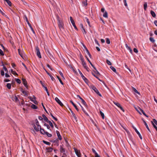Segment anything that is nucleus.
<instances>
[{
	"mask_svg": "<svg viewBox=\"0 0 157 157\" xmlns=\"http://www.w3.org/2000/svg\"><path fill=\"white\" fill-rule=\"evenodd\" d=\"M80 26L81 28V29L83 33V34H86V32L84 28L83 24H80Z\"/></svg>",
	"mask_w": 157,
	"mask_h": 157,
	"instance_id": "nucleus-9",
	"label": "nucleus"
},
{
	"mask_svg": "<svg viewBox=\"0 0 157 157\" xmlns=\"http://www.w3.org/2000/svg\"><path fill=\"white\" fill-rule=\"evenodd\" d=\"M84 68L85 69L86 71H88V72H89V68L86 65V66H83Z\"/></svg>",
	"mask_w": 157,
	"mask_h": 157,
	"instance_id": "nucleus-51",
	"label": "nucleus"
},
{
	"mask_svg": "<svg viewBox=\"0 0 157 157\" xmlns=\"http://www.w3.org/2000/svg\"><path fill=\"white\" fill-rule=\"evenodd\" d=\"M47 122L48 123H49L50 125L52 128H53V127H54L51 121H48Z\"/></svg>",
	"mask_w": 157,
	"mask_h": 157,
	"instance_id": "nucleus-31",
	"label": "nucleus"
},
{
	"mask_svg": "<svg viewBox=\"0 0 157 157\" xmlns=\"http://www.w3.org/2000/svg\"><path fill=\"white\" fill-rule=\"evenodd\" d=\"M132 89L136 93L139 94H140V93L138 92V91L135 88H134V87H132Z\"/></svg>",
	"mask_w": 157,
	"mask_h": 157,
	"instance_id": "nucleus-35",
	"label": "nucleus"
},
{
	"mask_svg": "<svg viewBox=\"0 0 157 157\" xmlns=\"http://www.w3.org/2000/svg\"><path fill=\"white\" fill-rule=\"evenodd\" d=\"M1 75H2V76H3L4 75L5 73H4V72L3 70H2L1 71Z\"/></svg>",
	"mask_w": 157,
	"mask_h": 157,
	"instance_id": "nucleus-59",
	"label": "nucleus"
},
{
	"mask_svg": "<svg viewBox=\"0 0 157 157\" xmlns=\"http://www.w3.org/2000/svg\"><path fill=\"white\" fill-rule=\"evenodd\" d=\"M153 122H154V124L155 123L157 125V121L155 119H153Z\"/></svg>",
	"mask_w": 157,
	"mask_h": 157,
	"instance_id": "nucleus-60",
	"label": "nucleus"
},
{
	"mask_svg": "<svg viewBox=\"0 0 157 157\" xmlns=\"http://www.w3.org/2000/svg\"><path fill=\"white\" fill-rule=\"evenodd\" d=\"M70 102L73 105V106L74 107L75 109L78 112L79 111V109L78 108H77V106H76V105L73 102V101L72 100L70 101Z\"/></svg>",
	"mask_w": 157,
	"mask_h": 157,
	"instance_id": "nucleus-13",
	"label": "nucleus"
},
{
	"mask_svg": "<svg viewBox=\"0 0 157 157\" xmlns=\"http://www.w3.org/2000/svg\"><path fill=\"white\" fill-rule=\"evenodd\" d=\"M13 100L15 102H17L19 101V100L16 96H15V97L13 98Z\"/></svg>",
	"mask_w": 157,
	"mask_h": 157,
	"instance_id": "nucleus-27",
	"label": "nucleus"
},
{
	"mask_svg": "<svg viewBox=\"0 0 157 157\" xmlns=\"http://www.w3.org/2000/svg\"><path fill=\"white\" fill-rule=\"evenodd\" d=\"M151 123L153 125L154 127V128H155V129L157 131V126L155 125V124H154V122L152 121H151Z\"/></svg>",
	"mask_w": 157,
	"mask_h": 157,
	"instance_id": "nucleus-42",
	"label": "nucleus"
},
{
	"mask_svg": "<svg viewBox=\"0 0 157 157\" xmlns=\"http://www.w3.org/2000/svg\"><path fill=\"white\" fill-rule=\"evenodd\" d=\"M0 55L2 56H3L4 55V53L2 51L1 49H0Z\"/></svg>",
	"mask_w": 157,
	"mask_h": 157,
	"instance_id": "nucleus-57",
	"label": "nucleus"
},
{
	"mask_svg": "<svg viewBox=\"0 0 157 157\" xmlns=\"http://www.w3.org/2000/svg\"><path fill=\"white\" fill-rule=\"evenodd\" d=\"M138 107H138L137 108H135V109H136V110H137V111L140 114H141V113H140V111H140V110L138 109Z\"/></svg>",
	"mask_w": 157,
	"mask_h": 157,
	"instance_id": "nucleus-58",
	"label": "nucleus"
},
{
	"mask_svg": "<svg viewBox=\"0 0 157 157\" xmlns=\"http://www.w3.org/2000/svg\"><path fill=\"white\" fill-rule=\"evenodd\" d=\"M85 19H86V22H87L88 25L90 26V22L89 21V19L87 17H85Z\"/></svg>",
	"mask_w": 157,
	"mask_h": 157,
	"instance_id": "nucleus-53",
	"label": "nucleus"
},
{
	"mask_svg": "<svg viewBox=\"0 0 157 157\" xmlns=\"http://www.w3.org/2000/svg\"><path fill=\"white\" fill-rule=\"evenodd\" d=\"M134 129L136 131V133H137V134L138 135V136H139L140 138V139L142 140V137L140 134V133L135 128H134Z\"/></svg>",
	"mask_w": 157,
	"mask_h": 157,
	"instance_id": "nucleus-15",
	"label": "nucleus"
},
{
	"mask_svg": "<svg viewBox=\"0 0 157 157\" xmlns=\"http://www.w3.org/2000/svg\"><path fill=\"white\" fill-rule=\"evenodd\" d=\"M25 19H26V21L28 25L29 26V27H30V26H31V24L29 22L28 19V18L26 17H25Z\"/></svg>",
	"mask_w": 157,
	"mask_h": 157,
	"instance_id": "nucleus-40",
	"label": "nucleus"
},
{
	"mask_svg": "<svg viewBox=\"0 0 157 157\" xmlns=\"http://www.w3.org/2000/svg\"><path fill=\"white\" fill-rule=\"evenodd\" d=\"M18 52L19 55L21 56L24 59L23 56V54L22 52L21 51L20 49H18Z\"/></svg>",
	"mask_w": 157,
	"mask_h": 157,
	"instance_id": "nucleus-22",
	"label": "nucleus"
},
{
	"mask_svg": "<svg viewBox=\"0 0 157 157\" xmlns=\"http://www.w3.org/2000/svg\"><path fill=\"white\" fill-rule=\"evenodd\" d=\"M57 77L58 78L59 80V81L60 83H61V84L62 85H63V82L61 80V79L59 77V76H57Z\"/></svg>",
	"mask_w": 157,
	"mask_h": 157,
	"instance_id": "nucleus-41",
	"label": "nucleus"
},
{
	"mask_svg": "<svg viewBox=\"0 0 157 157\" xmlns=\"http://www.w3.org/2000/svg\"><path fill=\"white\" fill-rule=\"evenodd\" d=\"M106 62H107V63L109 65H112L111 63L110 62V61H109L108 60H107Z\"/></svg>",
	"mask_w": 157,
	"mask_h": 157,
	"instance_id": "nucleus-56",
	"label": "nucleus"
},
{
	"mask_svg": "<svg viewBox=\"0 0 157 157\" xmlns=\"http://www.w3.org/2000/svg\"><path fill=\"white\" fill-rule=\"evenodd\" d=\"M100 113L101 116L102 117V118L104 119V118L105 116L103 113H102L101 111H100Z\"/></svg>",
	"mask_w": 157,
	"mask_h": 157,
	"instance_id": "nucleus-46",
	"label": "nucleus"
},
{
	"mask_svg": "<svg viewBox=\"0 0 157 157\" xmlns=\"http://www.w3.org/2000/svg\"><path fill=\"white\" fill-rule=\"evenodd\" d=\"M59 74H60V75L61 76L64 78V77L63 75V74L61 72V71H59Z\"/></svg>",
	"mask_w": 157,
	"mask_h": 157,
	"instance_id": "nucleus-64",
	"label": "nucleus"
},
{
	"mask_svg": "<svg viewBox=\"0 0 157 157\" xmlns=\"http://www.w3.org/2000/svg\"><path fill=\"white\" fill-rule=\"evenodd\" d=\"M45 70L46 72L47 73V74L48 75L51 77L52 80L53 81L55 80V78L53 77L49 73H48L45 69Z\"/></svg>",
	"mask_w": 157,
	"mask_h": 157,
	"instance_id": "nucleus-21",
	"label": "nucleus"
},
{
	"mask_svg": "<svg viewBox=\"0 0 157 157\" xmlns=\"http://www.w3.org/2000/svg\"><path fill=\"white\" fill-rule=\"evenodd\" d=\"M43 142L44 143L48 145H50L51 144V143L50 142H47L44 140H43Z\"/></svg>",
	"mask_w": 157,
	"mask_h": 157,
	"instance_id": "nucleus-37",
	"label": "nucleus"
},
{
	"mask_svg": "<svg viewBox=\"0 0 157 157\" xmlns=\"http://www.w3.org/2000/svg\"><path fill=\"white\" fill-rule=\"evenodd\" d=\"M138 109L140 110V111L142 112V113L144 115L145 117H148V116L146 115V114L144 112V111L142 110V109H141L140 107H138Z\"/></svg>",
	"mask_w": 157,
	"mask_h": 157,
	"instance_id": "nucleus-20",
	"label": "nucleus"
},
{
	"mask_svg": "<svg viewBox=\"0 0 157 157\" xmlns=\"http://www.w3.org/2000/svg\"><path fill=\"white\" fill-rule=\"evenodd\" d=\"M36 55L39 58H41V56L38 47L37 46L36 47Z\"/></svg>",
	"mask_w": 157,
	"mask_h": 157,
	"instance_id": "nucleus-7",
	"label": "nucleus"
},
{
	"mask_svg": "<svg viewBox=\"0 0 157 157\" xmlns=\"http://www.w3.org/2000/svg\"><path fill=\"white\" fill-rule=\"evenodd\" d=\"M147 6V2H145L144 5V8L145 10H146Z\"/></svg>",
	"mask_w": 157,
	"mask_h": 157,
	"instance_id": "nucleus-39",
	"label": "nucleus"
},
{
	"mask_svg": "<svg viewBox=\"0 0 157 157\" xmlns=\"http://www.w3.org/2000/svg\"><path fill=\"white\" fill-rule=\"evenodd\" d=\"M48 56L51 58H53L52 55L51 53L50 50L48 49L45 50Z\"/></svg>",
	"mask_w": 157,
	"mask_h": 157,
	"instance_id": "nucleus-5",
	"label": "nucleus"
},
{
	"mask_svg": "<svg viewBox=\"0 0 157 157\" xmlns=\"http://www.w3.org/2000/svg\"><path fill=\"white\" fill-rule=\"evenodd\" d=\"M31 107L33 109H37V107L34 104H32L31 106Z\"/></svg>",
	"mask_w": 157,
	"mask_h": 157,
	"instance_id": "nucleus-38",
	"label": "nucleus"
},
{
	"mask_svg": "<svg viewBox=\"0 0 157 157\" xmlns=\"http://www.w3.org/2000/svg\"><path fill=\"white\" fill-rule=\"evenodd\" d=\"M6 2L7 3L9 6H11L12 5V3L11 2L9 1V0H7L6 1Z\"/></svg>",
	"mask_w": 157,
	"mask_h": 157,
	"instance_id": "nucleus-43",
	"label": "nucleus"
},
{
	"mask_svg": "<svg viewBox=\"0 0 157 157\" xmlns=\"http://www.w3.org/2000/svg\"><path fill=\"white\" fill-rule=\"evenodd\" d=\"M133 51L135 52L136 53H137L138 52V50L136 48H134Z\"/></svg>",
	"mask_w": 157,
	"mask_h": 157,
	"instance_id": "nucleus-63",
	"label": "nucleus"
},
{
	"mask_svg": "<svg viewBox=\"0 0 157 157\" xmlns=\"http://www.w3.org/2000/svg\"><path fill=\"white\" fill-rule=\"evenodd\" d=\"M150 41L152 43H154L155 42V40L153 37H150L149 38Z\"/></svg>",
	"mask_w": 157,
	"mask_h": 157,
	"instance_id": "nucleus-45",
	"label": "nucleus"
},
{
	"mask_svg": "<svg viewBox=\"0 0 157 157\" xmlns=\"http://www.w3.org/2000/svg\"><path fill=\"white\" fill-rule=\"evenodd\" d=\"M78 71L79 74H80L81 76L82 77L83 80L86 83H87L89 82L88 80L83 75L82 73L79 69Z\"/></svg>",
	"mask_w": 157,
	"mask_h": 157,
	"instance_id": "nucleus-4",
	"label": "nucleus"
},
{
	"mask_svg": "<svg viewBox=\"0 0 157 157\" xmlns=\"http://www.w3.org/2000/svg\"><path fill=\"white\" fill-rule=\"evenodd\" d=\"M42 116L44 121H46L47 122L49 120L46 117L44 114H43L42 115Z\"/></svg>",
	"mask_w": 157,
	"mask_h": 157,
	"instance_id": "nucleus-23",
	"label": "nucleus"
},
{
	"mask_svg": "<svg viewBox=\"0 0 157 157\" xmlns=\"http://www.w3.org/2000/svg\"><path fill=\"white\" fill-rule=\"evenodd\" d=\"M91 88L100 97H102L101 95L100 94L98 89L96 88L94 86H91Z\"/></svg>",
	"mask_w": 157,
	"mask_h": 157,
	"instance_id": "nucleus-3",
	"label": "nucleus"
},
{
	"mask_svg": "<svg viewBox=\"0 0 157 157\" xmlns=\"http://www.w3.org/2000/svg\"><path fill=\"white\" fill-rule=\"evenodd\" d=\"M36 98L35 97H34V99H31V100L33 101V102L36 105L37 104V101H36Z\"/></svg>",
	"mask_w": 157,
	"mask_h": 157,
	"instance_id": "nucleus-33",
	"label": "nucleus"
},
{
	"mask_svg": "<svg viewBox=\"0 0 157 157\" xmlns=\"http://www.w3.org/2000/svg\"><path fill=\"white\" fill-rule=\"evenodd\" d=\"M51 142H52L53 143H57L58 144L57 145L58 146V145H59V144H58L59 140L57 139L56 140H52V141H51Z\"/></svg>",
	"mask_w": 157,
	"mask_h": 157,
	"instance_id": "nucleus-50",
	"label": "nucleus"
},
{
	"mask_svg": "<svg viewBox=\"0 0 157 157\" xmlns=\"http://www.w3.org/2000/svg\"><path fill=\"white\" fill-rule=\"evenodd\" d=\"M3 69L5 70V71H6V72H8V70L6 68V67H5V66H4L3 67Z\"/></svg>",
	"mask_w": 157,
	"mask_h": 157,
	"instance_id": "nucleus-61",
	"label": "nucleus"
},
{
	"mask_svg": "<svg viewBox=\"0 0 157 157\" xmlns=\"http://www.w3.org/2000/svg\"><path fill=\"white\" fill-rule=\"evenodd\" d=\"M36 124H33V126L35 130L37 132L39 131V128L41 127V126L39 125V122L37 119H36L35 120Z\"/></svg>",
	"mask_w": 157,
	"mask_h": 157,
	"instance_id": "nucleus-1",
	"label": "nucleus"
},
{
	"mask_svg": "<svg viewBox=\"0 0 157 157\" xmlns=\"http://www.w3.org/2000/svg\"><path fill=\"white\" fill-rule=\"evenodd\" d=\"M57 20L58 21V25L59 29H63V24L62 21L59 18L58 16L57 17Z\"/></svg>",
	"mask_w": 157,
	"mask_h": 157,
	"instance_id": "nucleus-2",
	"label": "nucleus"
},
{
	"mask_svg": "<svg viewBox=\"0 0 157 157\" xmlns=\"http://www.w3.org/2000/svg\"><path fill=\"white\" fill-rule=\"evenodd\" d=\"M82 104H83L86 106H87V105L86 104V102L84 101V100H82Z\"/></svg>",
	"mask_w": 157,
	"mask_h": 157,
	"instance_id": "nucleus-54",
	"label": "nucleus"
},
{
	"mask_svg": "<svg viewBox=\"0 0 157 157\" xmlns=\"http://www.w3.org/2000/svg\"><path fill=\"white\" fill-rule=\"evenodd\" d=\"M106 42L107 44H110V40L109 38H106Z\"/></svg>",
	"mask_w": 157,
	"mask_h": 157,
	"instance_id": "nucleus-55",
	"label": "nucleus"
},
{
	"mask_svg": "<svg viewBox=\"0 0 157 157\" xmlns=\"http://www.w3.org/2000/svg\"><path fill=\"white\" fill-rule=\"evenodd\" d=\"M150 13L153 17H156V14L153 11L151 10Z\"/></svg>",
	"mask_w": 157,
	"mask_h": 157,
	"instance_id": "nucleus-26",
	"label": "nucleus"
},
{
	"mask_svg": "<svg viewBox=\"0 0 157 157\" xmlns=\"http://www.w3.org/2000/svg\"><path fill=\"white\" fill-rule=\"evenodd\" d=\"M69 110H70V111L71 112V113L72 114V116L74 117V118L75 120L76 121V120L77 119V118L76 116H75V114L74 113V112L71 109H69Z\"/></svg>",
	"mask_w": 157,
	"mask_h": 157,
	"instance_id": "nucleus-14",
	"label": "nucleus"
},
{
	"mask_svg": "<svg viewBox=\"0 0 157 157\" xmlns=\"http://www.w3.org/2000/svg\"><path fill=\"white\" fill-rule=\"evenodd\" d=\"M22 81L23 82V84L24 86L26 87V88L28 89V86L27 85V82L26 81V80L25 78H22Z\"/></svg>",
	"mask_w": 157,
	"mask_h": 157,
	"instance_id": "nucleus-11",
	"label": "nucleus"
},
{
	"mask_svg": "<svg viewBox=\"0 0 157 157\" xmlns=\"http://www.w3.org/2000/svg\"><path fill=\"white\" fill-rule=\"evenodd\" d=\"M114 103L119 108L121 106V105L118 102H114Z\"/></svg>",
	"mask_w": 157,
	"mask_h": 157,
	"instance_id": "nucleus-48",
	"label": "nucleus"
},
{
	"mask_svg": "<svg viewBox=\"0 0 157 157\" xmlns=\"http://www.w3.org/2000/svg\"><path fill=\"white\" fill-rule=\"evenodd\" d=\"M20 90L22 93L23 94L25 95H27V92L26 91H25V90H23L22 88H21Z\"/></svg>",
	"mask_w": 157,
	"mask_h": 157,
	"instance_id": "nucleus-25",
	"label": "nucleus"
},
{
	"mask_svg": "<svg viewBox=\"0 0 157 157\" xmlns=\"http://www.w3.org/2000/svg\"><path fill=\"white\" fill-rule=\"evenodd\" d=\"M94 70H95V71H94L95 73V74L97 76L100 75V73H99V72L96 69H96H94Z\"/></svg>",
	"mask_w": 157,
	"mask_h": 157,
	"instance_id": "nucleus-28",
	"label": "nucleus"
},
{
	"mask_svg": "<svg viewBox=\"0 0 157 157\" xmlns=\"http://www.w3.org/2000/svg\"><path fill=\"white\" fill-rule=\"evenodd\" d=\"M74 149L75 153L76 155H77V156L78 157H80L81 154L80 151L79 150H78L77 149L75 148H74Z\"/></svg>",
	"mask_w": 157,
	"mask_h": 157,
	"instance_id": "nucleus-8",
	"label": "nucleus"
},
{
	"mask_svg": "<svg viewBox=\"0 0 157 157\" xmlns=\"http://www.w3.org/2000/svg\"><path fill=\"white\" fill-rule=\"evenodd\" d=\"M15 80L17 83L19 84L21 83V82L20 79L18 78H15Z\"/></svg>",
	"mask_w": 157,
	"mask_h": 157,
	"instance_id": "nucleus-49",
	"label": "nucleus"
},
{
	"mask_svg": "<svg viewBox=\"0 0 157 157\" xmlns=\"http://www.w3.org/2000/svg\"><path fill=\"white\" fill-rule=\"evenodd\" d=\"M53 148L51 147H47L46 148L47 151L48 152H51L52 151Z\"/></svg>",
	"mask_w": 157,
	"mask_h": 157,
	"instance_id": "nucleus-17",
	"label": "nucleus"
},
{
	"mask_svg": "<svg viewBox=\"0 0 157 157\" xmlns=\"http://www.w3.org/2000/svg\"><path fill=\"white\" fill-rule=\"evenodd\" d=\"M70 21H71L72 25L74 27V28L76 30H78V29L75 25V22H74V21L73 20L72 17H70Z\"/></svg>",
	"mask_w": 157,
	"mask_h": 157,
	"instance_id": "nucleus-6",
	"label": "nucleus"
},
{
	"mask_svg": "<svg viewBox=\"0 0 157 157\" xmlns=\"http://www.w3.org/2000/svg\"><path fill=\"white\" fill-rule=\"evenodd\" d=\"M127 49L131 53H132V50L130 47L129 48H128Z\"/></svg>",
	"mask_w": 157,
	"mask_h": 157,
	"instance_id": "nucleus-62",
	"label": "nucleus"
},
{
	"mask_svg": "<svg viewBox=\"0 0 157 157\" xmlns=\"http://www.w3.org/2000/svg\"><path fill=\"white\" fill-rule=\"evenodd\" d=\"M6 87L9 89H10L11 88V84L10 83H8L6 84Z\"/></svg>",
	"mask_w": 157,
	"mask_h": 157,
	"instance_id": "nucleus-34",
	"label": "nucleus"
},
{
	"mask_svg": "<svg viewBox=\"0 0 157 157\" xmlns=\"http://www.w3.org/2000/svg\"><path fill=\"white\" fill-rule=\"evenodd\" d=\"M39 129H40V133L42 134L43 135L45 134L46 132H45L44 129L41 128V127H40L39 128Z\"/></svg>",
	"mask_w": 157,
	"mask_h": 157,
	"instance_id": "nucleus-19",
	"label": "nucleus"
},
{
	"mask_svg": "<svg viewBox=\"0 0 157 157\" xmlns=\"http://www.w3.org/2000/svg\"><path fill=\"white\" fill-rule=\"evenodd\" d=\"M45 134H46L49 137H51L52 136V135L51 134L49 133L48 132H46Z\"/></svg>",
	"mask_w": 157,
	"mask_h": 157,
	"instance_id": "nucleus-52",
	"label": "nucleus"
},
{
	"mask_svg": "<svg viewBox=\"0 0 157 157\" xmlns=\"http://www.w3.org/2000/svg\"><path fill=\"white\" fill-rule=\"evenodd\" d=\"M44 88L45 90L47 92V95L48 96H50V94H49V92L48 91V89L47 88V87H44Z\"/></svg>",
	"mask_w": 157,
	"mask_h": 157,
	"instance_id": "nucleus-44",
	"label": "nucleus"
},
{
	"mask_svg": "<svg viewBox=\"0 0 157 157\" xmlns=\"http://www.w3.org/2000/svg\"><path fill=\"white\" fill-rule=\"evenodd\" d=\"M110 68L115 73H117L116 70V69L114 67H113V66H111L110 67Z\"/></svg>",
	"mask_w": 157,
	"mask_h": 157,
	"instance_id": "nucleus-29",
	"label": "nucleus"
},
{
	"mask_svg": "<svg viewBox=\"0 0 157 157\" xmlns=\"http://www.w3.org/2000/svg\"><path fill=\"white\" fill-rule=\"evenodd\" d=\"M56 133L57 136L58 137V139L60 140H61L62 137L60 134V133H59V131H56Z\"/></svg>",
	"mask_w": 157,
	"mask_h": 157,
	"instance_id": "nucleus-18",
	"label": "nucleus"
},
{
	"mask_svg": "<svg viewBox=\"0 0 157 157\" xmlns=\"http://www.w3.org/2000/svg\"><path fill=\"white\" fill-rule=\"evenodd\" d=\"M63 145H60V151L61 153H64L65 152V150L63 147Z\"/></svg>",
	"mask_w": 157,
	"mask_h": 157,
	"instance_id": "nucleus-10",
	"label": "nucleus"
},
{
	"mask_svg": "<svg viewBox=\"0 0 157 157\" xmlns=\"http://www.w3.org/2000/svg\"><path fill=\"white\" fill-rule=\"evenodd\" d=\"M103 16L105 18H107L108 16V13L107 12L105 11L104 14H103Z\"/></svg>",
	"mask_w": 157,
	"mask_h": 157,
	"instance_id": "nucleus-32",
	"label": "nucleus"
},
{
	"mask_svg": "<svg viewBox=\"0 0 157 157\" xmlns=\"http://www.w3.org/2000/svg\"><path fill=\"white\" fill-rule=\"evenodd\" d=\"M11 72L13 75H18L17 74L16 72V71H13L12 69H11Z\"/></svg>",
	"mask_w": 157,
	"mask_h": 157,
	"instance_id": "nucleus-36",
	"label": "nucleus"
},
{
	"mask_svg": "<svg viewBox=\"0 0 157 157\" xmlns=\"http://www.w3.org/2000/svg\"><path fill=\"white\" fill-rule=\"evenodd\" d=\"M79 105H80L81 108H82V110L83 111V112L87 116H88V114L86 112V111L83 108V107L80 104H79Z\"/></svg>",
	"mask_w": 157,
	"mask_h": 157,
	"instance_id": "nucleus-24",
	"label": "nucleus"
},
{
	"mask_svg": "<svg viewBox=\"0 0 157 157\" xmlns=\"http://www.w3.org/2000/svg\"><path fill=\"white\" fill-rule=\"evenodd\" d=\"M50 115L53 118V119H54L56 121H58V119L56 118L54 116L52 113H50Z\"/></svg>",
	"mask_w": 157,
	"mask_h": 157,
	"instance_id": "nucleus-47",
	"label": "nucleus"
},
{
	"mask_svg": "<svg viewBox=\"0 0 157 157\" xmlns=\"http://www.w3.org/2000/svg\"><path fill=\"white\" fill-rule=\"evenodd\" d=\"M82 4L84 5L85 6H87V0H85V1H83L82 2Z\"/></svg>",
	"mask_w": 157,
	"mask_h": 157,
	"instance_id": "nucleus-30",
	"label": "nucleus"
},
{
	"mask_svg": "<svg viewBox=\"0 0 157 157\" xmlns=\"http://www.w3.org/2000/svg\"><path fill=\"white\" fill-rule=\"evenodd\" d=\"M56 101L59 104L60 106H62L63 105V104L61 102L60 100L57 97H56L55 98Z\"/></svg>",
	"mask_w": 157,
	"mask_h": 157,
	"instance_id": "nucleus-12",
	"label": "nucleus"
},
{
	"mask_svg": "<svg viewBox=\"0 0 157 157\" xmlns=\"http://www.w3.org/2000/svg\"><path fill=\"white\" fill-rule=\"evenodd\" d=\"M142 120L144 122V123L145 126H146V128H147V130L150 132H151V131L150 130V129L149 128L148 126V125L147 124L146 122V121H145V120L143 119H142Z\"/></svg>",
	"mask_w": 157,
	"mask_h": 157,
	"instance_id": "nucleus-16",
	"label": "nucleus"
}]
</instances>
